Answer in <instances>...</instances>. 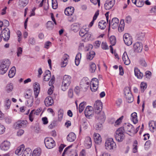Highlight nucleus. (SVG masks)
<instances>
[{
  "instance_id": "1",
  "label": "nucleus",
  "mask_w": 156,
  "mask_h": 156,
  "mask_svg": "<svg viewBox=\"0 0 156 156\" xmlns=\"http://www.w3.org/2000/svg\"><path fill=\"white\" fill-rule=\"evenodd\" d=\"M115 137L116 140L119 142H121L125 137V131L124 128L121 127L116 131Z\"/></svg>"
},
{
  "instance_id": "2",
  "label": "nucleus",
  "mask_w": 156,
  "mask_h": 156,
  "mask_svg": "<svg viewBox=\"0 0 156 156\" xmlns=\"http://www.w3.org/2000/svg\"><path fill=\"white\" fill-rule=\"evenodd\" d=\"M10 64V62L8 59H5L3 61L0 65V74L3 75L8 70Z\"/></svg>"
},
{
  "instance_id": "3",
  "label": "nucleus",
  "mask_w": 156,
  "mask_h": 156,
  "mask_svg": "<svg viewBox=\"0 0 156 156\" xmlns=\"http://www.w3.org/2000/svg\"><path fill=\"white\" fill-rule=\"evenodd\" d=\"M105 146V149L108 151L113 150L116 147L115 143L112 138H108L106 140Z\"/></svg>"
},
{
  "instance_id": "4",
  "label": "nucleus",
  "mask_w": 156,
  "mask_h": 156,
  "mask_svg": "<svg viewBox=\"0 0 156 156\" xmlns=\"http://www.w3.org/2000/svg\"><path fill=\"white\" fill-rule=\"evenodd\" d=\"M71 81V77L70 76L65 75L63 77L62 85V90L65 91L68 89Z\"/></svg>"
},
{
  "instance_id": "5",
  "label": "nucleus",
  "mask_w": 156,
  "mask_h": 156,
  "mask_svg": "<svg viewBox=\"0 0 156 156\" xmlns=\"http://www.w3.org/2000/svg\"><path fill=\"white\" fill-rule=\"evenodd\" d=\"M44 143L46 147L48 149H51L54 147L55 145L54 140L50 137H46L44 140Z\"/></svg>"
},
{
  "instance_id": "6",
  "label": "nucleus",
  "mask_w": 156,
  "mask_h": 156,
  "mask_svg": "<svg viewBox=\"0 0 156 156\" xmlns=\"http://www.w3.org/2000/svg\"><path fill=\"white\" fill-rule=\"evenodd\" d=\"M2 37L5 41H8L10 37V30L7 28H5L2 32Z\"/></svg>"
},
{
  "instance_id": "7",
  "label": "nucleus",
  "mask_w": 156,
  "mask_h": 156,
  "mask_svg": "<svg viewBox=\"0 0 156 156\" xmlns=\"http://www.w3.org/2000/svg\"><path fill=\"white\" fill-rule=\"evenodd\" d=\"M90 88L93 92H95L98 87V80L96 78H93L90 83Z\"/></svg>"
},
{
  "instance_id": "8",
  "label": "nucleus",
  "mask_w": 156,
  "mask_h": 156,
  "mask_svg": "<svg viewBox=\"0 0 156 156\" xmlns=\"http://www.w3.org/2000/svg\"><path fill=\"white\" fill-rule=\"evenodd\" d=\"M27 124V122L26 120H20L14 124V127L15 129H18L26 127Z\"/></svg>"
},
{
  "instance_id": "9",
  "label": "nucleus",
  "mask_w": 156,
  "mask_h": 156,
  "mask_svg": "<svg viewBox=\"0 0 156 156\" xmlns=\"http://www.w3.org/2000/svg\"><path fill=\"white\" fill-rule=\"evenodd\" d=\"M119 23V20L117 18H113L111 22L109 21L108 30L110 27H111L113 29H115L118 27Z\"/></svg>"
},
{
  "instance_id": "10",
  "label": "nucleus",
  "mask_w": 156,
  "mask_h": 156,
  "mask_svg": "<svg viewBox=\"0 0 156 156\" xmlns=\"http://www.w3.org/2000/svg\"><path fill=\"white\" fill-rule=\"evenodd\" d=\"M94 108L95 110V113H99L101 111L102 108V105L100 101H96L94 104Z\"/></svg>"
},
{
  "instance_id": "11",
  "label": "nucleus",
  "mask_w": 156,
  "mask_h": 156,
  "mask_svg": "<svg viewBox=\"0 0 156 156\" xmlns=\"http://www.w3.org/2000/svg\"><path fill=\"white\" fill-rule=\"evenodd\" d=\"M96 114V118L98 122H100L103 123L105 120V113L103 112L100 111V112L95 113Z\"/></svg>"
},
{
  "instance_id": "12",
  "label": "nucleus",
  "mask_w": 156,
  "mask_h": 156,
  "mask_svg": "<svg viewBox=\"0 0 156 156\" xmlns=\"http://www.w3.org/2000/svg\"><path fill=\"white\" fill-rule=\"evenodd\" d=\"M115 0H107L104 5L105 9L109 10L114 6L115 4Z\"/></svg>"
},
{
  "instance_id": "13",
  "label": "nucleus",
  "mask_w": 156,
  "mask_h": 156,
  "mask_svg": "<svg viewBox=\"0 0 156 156\" xmlns=\"http://www.w3.org/2000/svg\"><path fill=\"white\" fill-rule=\"evenodd\" d=\"M124 41L128 46L131 45L132 43V38L128 33L125 34L123 36Z\"/></svg>"
},
{
  "instance_id": "14",
  "label": "nucleus",
  "mask_w": 156,
  "mask_h": 156,
  "mask_svg": "<svg viewBox=\"0 0 156 156\" xmlns=\"http://www.w3.org/2000/svg\"><path fill=\"white\" fill-rule=\"evenodd\" d=\"M24 96L26 99H28L27 101L28 106L31 107L33 105V98L31 96V94L27 93L24 94Z\"/></svg>"
},
{
  "instance_id": "15",
  "label": "nucleus",
  "mask_w": 156,
  "mask_h": 156,
  "mask_svg": "<svg viewBox=\"0 0 156 156\" xmlns=\"http://www.w3.org/2000/svg\"><path fill=\"white\" fill-rule=\"evenodd\" d=\"M134 51L137 52H141L143 48L142 44L140 42H137L133 45Z\"/></svg>"
},
{
  "instance_id": "16",
  "label": "nucleus",
  "mask_w": 156,
  "mask_h": 156,
  "mask_svg": "<svg viewBox=\"0 0 156 156\" xmlns=\"http://www.w3.org/2000/svg\"><path fill=\"white\" fill-rule=\"evenodd\" d=\"M34 87L35 97L36 98L40 93V85L38 83L36 82L34 84Z\"/></svg>"
},
{
  "instance_id": "17",
  "label": "nucleus",
  "mask_w": 156,
  "mask_h": 156,
  "mask_svg": "<svg viewBox=\"0 0 156 156\" xmlns=\"http://www.w3.org/2000/svg\"><path fill=\"white\" fill-rule=\"evenodd\" d=\"M93 108L90 106H87L85 110V114L86 117H89L93 113Z\"/></svg>"
},
{
  "instance_id": "18",
  "label": "nucleus",
  "mask_w": 156,
  "mask_h": 156,
  "mask_svg": "<svg viewBox=\"0 0 156 156\" xmlns=\"http://www.w3.org/2000/svg\"><path fill=\"white\" fill-rule=\"evenodd\" d=\"M10 143L9 142L6 141L2 143L0 147L2 150L7 151L9 148Z\"/></svg>"
},
{
  "instance_id": "19",
  "label": "nucleus",
  "mask_w": 156,
  "mask_h": 156,
  "mask_svg": "<svg viewBox=\"0 0 156 156\" xmlns=\"http://www.w3.org/2000/svg\"><path fill=\"white\" fill-rule=\"evenodd\" d=\"M124 129V131H126L130 133H134V128L132 125L130 124L126 125L123 127Z\"/></svg>"
},
{
  "instance_id": "20",
  "label": "nucleus",
  "mask_w": 156,
  "mask_h": 156,
  "mask_svg": "<svg viewBox=\"0 0 156 156\" xmlns=\"http://www.w3.org/2000/svg\"><path fill=\"white\" fill-rule=\"evenodd\" d=\"M53 103V100L50 96L47 97L44 100V104L47 107L51 105Z\"/></svg>"
},
{
  "instance_id": "21",
  "label": "nucleus",
  "mask_w": 156,
  "mask_h": 156,
  "mask_svg": "<svg viewBox=\"0 0 156 156\" xmlns=\"http://www.w3.org/2000/svg\"><path fill=\"white\" fill-rule=\"evenodd\" d=\"M90 125L89 122L85 120L83 121V123L80 126V132L82 129L85 130L87 129Z\"/></svg>"
},
{
  "instance_id": "22",
  "label": "nucleus",
  "mask_w": 156,
  "mask_h": 156,
  "mask_svg": "<svg viewBox=\"0 0 156 156\" xmlns=\"http://www.w3.org/2000/svg\"><path fill=\"white\" fill-rule=\"evenodd\" d=\"M74 10V9L73 7H68L65 9L64 12L66 15L71 16L73 13Z\"/></svg>"
},
{
  "instance_id": "23",
  "label": "nucleus",
  "mask_w": 156,
  "mask_h": 156,
  "mask_svg": "<svg viewBox=\"0 0 156 156\" xmlns=\"http://www.w3.org/2000/svg\"><path fill=\"white\" fill-rule=\"evenodd\" d=\"M84 145L87 148H89L91 147L92 145V141L90 137L87 136L86 137L84 141Z\"/></svg>"
},
{
  "instance_id": "24",
  "label": "nucleus",
  "mask_w": 156,
  "mask_h": 156,
  "mask_svg": "<svg viewBox=\"0 0 156 156\" xmlns=\"http://www.w3.org/2000/svg\"><path fill=\"white\" fill-rule=\"evenodd\" d=\"M94 139L96 144H100L101 143L102 140L100 135L97 133H94Z\"/></svg>"
},
{
  "instance_id": "25",
  "label": "nucleus",
  "mask_w": 156,
  "mask_h": 156,
  "mask_svg": "<svg viewBox=\"0 0 156 156\" xmlns=\"http://www.w3.org/2000/svg\"><path fill=\"white\" fill-rule=\"evenodd\" d=\"M122 59L124 62V64L126 65H128L130 64V61L128 56L126 52L124 53L122 55Z\"/></svg>"
},
{
  "instance_id": "26",
  "label": "nucleus",
  "mask_w": 156,
  "mask_h": 156,
  "mask_svg": "<svg viewBox=\"0 0 156 156\" xmlns=\"http://www.w3.org/2000/svg\"><path fill=\"white\" fill-rule=\"evenodd\" d=\"M24 145L23 144L21 145L16 150L15 154L18 155H22V153L24 151Z\"/></svg>"
},
{
  "instance_id": "27",
  "label": "nucleus",
  "mask_w": 156,
  "mask_h": 156,
  "mask_svg": "<svg viewBox=\"0 0 156 156\" xmlns=\"http://www.w3.org/2000/svg\"><path fill=\"white\" fill-rule=\"evenodd\" d=\"M76 138V135L73 132L70 133L67 137V140L70 142L74 141Z\"/></svg>"
},
{
  "instance_id": "28",
  "label": "nucleus",
  "mask_w": 156,
  "mask_h": 156,
  "mask_svg": "<svg viewBox=\"0 0 156 156\" xmlns=\"http://www.w3.org/2000/svg\"><path fill=\"white\" fill-rule=\"evenodd\" d=\"M80 24L78 23H74L71 26V28L74 32H77L80 29Z\"/></svg>"
},
{
  "instance_id": "29",
  "label": "nucleus",
  "mask_w": 156,
  "mask_h": 156,
  "mask_svg": "<svg viewBox=\"0 0 156 156\" xmlns=\"http://www.w3.org/2000/svg\"><path fill=\"white\" fill-rule=\"evenodd\" d=\"M134 73L135 76L138 79H141L143 76V73H141L137 68H135Z\"/></svg>"
},
{
  "instance_id": "30",
  "label": "nucleus",
  "mask_w": 156,
  "mask_h": 156,
  "mask_svg": "<svg viewBox=\"0 0 156 156\" xmlns=\"http://www.w3.org/2000/svg\"><path fill=\"white\" fill-rule=\"evenodd\" d=\"M69 56L66 54L64 55L63 58V61L62 62L61 67H64L66 66L68 62V59Z\"/></svg>"
},
{
  "instance_id": "31",
  "label": "nucleus",
  "mask_w": 156,
  "mask_h": 156,
  "mask_svg": "<svg viewBox=\"0 0 156 156\" xmlns=\"http://www.w3.org/2000/svg\"><path fill=\"white\" fill-rule=\"evenodd\" d=\"M41 153V149L40 148H37L33 151L32 156H40Z\"/></svg>"
},
{
  "instance_id": "32",
  "label": "nucleus",
  "mask_w": 156,
  "mask_h": 156,
  "mask_svg": "<svg viewBox=\"0 0 156 156\" xmlns=\"http://www.w3.org/2000/svg\"><path fill=\"white\" fill-rule=\"evenodd\" d=\"M51 77V72L49 70L45 71L44 74V80L45 81H48Z\"/></svg>"
},
{
  "instance_id": "33",
  "label": "nucleus",
  "mask_w": 156,
  "mask_h": 156,
  "mask_svg": "<svg viewBox=\"0 0 156 156\" xmlns=\"http://www.w3.org/2000/svg\"><path fill=\"white\" fill-rule=\"evenodd\" d=\"M89 29L87 28H84V27L81 29L79 31L80 35L83 37H84L85 35L86 34L87 31H88Z\"/></svg>"
},
{
  "instance_id": "34",
  "label": "nucleus",
  "mask_w": 156,
  "mask_h": 156,
  "mask_svg": "<svg viewBox=\"0 0 156 156\" xmlns=\"http://www.w3.org/2000/svg\"><path fill=\"white\" fill-rule=\"evenodd\" d=\"M131 120L134 124L137 123L138 120L137 113L136 112H133L131 115Z\"/></svg>"
},
{
  "instance_id": "35",
  "label": "nucleus",
  "mask_w": 156,
  "mask_h": 156,
  "mask_svg": "<svg viewBox=\"0 0 156 156\" xmlns=\"http://www.w3.org/2000/svg\"><path fill=\"white\" fill-rule=\"evenodd\" d=\"M16 72V68L15 67L13 66L9 70L8 74V76L10 78H12L14 76Z\"/></svg>"
},
{
  "instance_id": "36",
  "label": "nucleus",
  "mask_w": 156,
  "mask_h": 156,
  "mask_svg": "<svg viewBox=\"0 0 156 156\" xmlns=\"http://www.w3.org/2000/svg\"><path fill=\"white\" fill-rule=\"evenodd\" d=\"M31 151L30 148H27L25 149L24 151L22 153V156H31Z\"/></svg>"
},
{
  "instance_id": "37",
  "label": "nucleus",
  "mask_w": 156,
  "mask_h": 156,
  "mask_svg": "<svg viewBox=\"0 0 156 156\" xmlns=\"http://www.w3.org/2000/svg\"><path fill=\"white\" fill-rule=\"evenodd\" d=\"M99 11L97 10L95 13L94 17H93V19L91 22L90 23L88 27H91L93 25L94 21L97 19L98 16L99 15Z\"/></svg>"
},
{
  "instance_id": "38",
  "label": "nucleus",
  "mask_w": 156,
  "mask_h": 156,
  "mask_svg": "<svg viewBox=\"0 0 156 156\" xmlns=\"http://www.w3.org/2000/svg\"><path fill=\"white\" fill-rule=\"evenodd\" d=\"M125 97L128 102L130 103L133 101V98L131 93L125 95Z\"/></svg>"
},
{
  "instance_id": "39",
  "label": "nucleus",
  "mask_w": 156,
  "mask_h": 156,
  "mask_svg": "<svg viewBox=\"0 0 156 156\" xmlns=\"http://www.w3.org/2000/svg\"><path fill=\"white\" fill-rule=\"evenodd\" d=\"M107 25L106 22L104 20H101L99 23L98 26L101 29H105Z\"/></svg>"
},
{
  "instance_id": "40",
  "label": "nucleus",
  "mask_w": 156,
  "mask_h": 156,
  "mask_svg": "<svg viewBox=\"0 0 156 156\" xmlns=\"http://www.w3.org/2000/svg\"><path fill=\"white\" fill-rule=\"evenodd\" d=\"M81 57V54L80 53H78L76 56L75 59V63L77 66H78L79 64Z\"/></svg>"
},
{
  "instance_id": "41",
  "label": "nucleus",
  "mask_w": 156,
  "mask_h": 156,
  "mask_svg": "<svg viewBox=\"0 0 156 156\" xmlns=\"http://www.w3.org/2000/svg\"><path fill=\"white\" fill-rule=\"evenodd\" d=\"M124 26L125 24L124 20H121L118 28V30L119 32H121L124 30Z\"/></svg>"
},
{
  "instance_id": "42",
  "label": "nucleus",
  "mask_w": 156,
  "mask_h": 156,
  "mask_svg": "<svg viewBox=\"0 0 156 156\" xmlns=\"http://www.w3.org/2000/svg\"><path fill=\"white\" fill-rule=\"evenodd\" d=\"M95 53L93 51H91L89 53H87V58L88 59L91 60L94 57Z\"/></svg>"
},
{
  "instance_id": "43",
  "label": "nucleus",
  "mask_w": 156,
  "mask_h": 156,
  "mask_svg": "<svg viewBox=\"0 0 156 156\" xmlns=\"http://www.w3.org/2000/svg\"><path fill=\"white\" fill-rule=\"evenodd\" d=\"M89 67L90 71L92 73H94L96 68L95 64L94 62L90 63L89 64Z\"/></svg>"
},
{
  "instance_id": "44",
  "label": "nucleus",
  "mask_w": 156,
  "mask_h": 156,
  "mask_svg": "<svg viewBox=\"0 0 156 156\" xmlns=\"http://www.w3.org/2000/svg\"><path fill=\"white\" fill-rule=\"evenodd\" d=\"M46 27L48 30H51L54 27V24L52 22L48 21L46 24Z\"/></svg>"
},
{
  "instance_id": "45",
  "label": "nucleus",
  "mask_w": 156,
  "mask_h": 156,
  "mask_svg": "<svg viewBox=\"0 0 156 156\" xmlns=\"http://www.w3.org/2000/svg\"><path fill=\"white\" fill-rule=\"evenodd\" d=\"M149 126L150 127V130L153 132L154 130L155 129V122L154 121H150L149 123Z\"/></svg>"
},
{
  "instance_id": "46",
  "label": "nucleus",
  "mask_w": 156,
  "mask_h": 156,
  "mask_svg": "<svg viewBox=\"0 0 156 156\" xmlns=\"http://www.w3.org/2000/svg\"><path fill=\"white\" fill-rule=\"evenodd\" d=\"M100 122L99 123H97L94 126V128L97 130H101L102 129V123Z\"/></svg>"
},
{
  "instance_id": "47",
  "label": "nucleus",
  "mask_w": 156,
  "mask_h": 156,
  "mask_svg": "<svg viewBox=\"0 0 156 156\" xmlns=\"http://www.w3.org/2000/svg\"><path fill=\"white\" fill-rule=\"evenodd\" d=\"M13 89V87L12 84L10 83L7 85L5 88V90L7 92L9 93L12 91Z\"/></svg>"
},
{
  "instance_id": "48",
  "label": "nucleus",
  "mask_w": 156,
  "mask_h": 156,
  "mask_svg": "<svg viewBox=\"0 0 156 156\" xmlns=\"http://www.w3.org/2000/svg\"><path fill=\"white\" fill-rule=\"evenodd\" d=\"M28 3V0H20L19 2V5L21 7L25 6Z\"/></svg>"
},
{
  "instance_id": "49",
  "label": "nucleus",
  "mask_w": 156,
  "mask_h": 156,
  "mask_svg": "<svg viewBox=\"0 0 156 156\" xmlns=\"http://www.w3.org/2000/svg\"><path fill=\"white\" fill-rule=\"evenodd\" d=\"M63 110L60 109L58 111V119L59 121H61L63 118Z\"/></svg>"
},
{
  "instance_id": "50",
  "label": "nucleus",
  "mask_w": 156,
  "mask_h": 156,
  "mask_svg": "<svg viewBox=\"0 0 156 156\" xmlns=\"http://www.w3.org/2000/svg\"><path fill=\"white\" fill-rule=\"evenodd\" d=\"M145 36V34L143 33H139L136 36L137 39L138 40L140 41L143 40Z\"/></svg>"
},
{
  "instance_id": "51",
  "label": "nucleus",
  "mask_w": 156,
  "mask_h": 156,
  "mask_svg": "<svg viewBox=\"0 0 156 156\" xmlns=\"http://www.w3.org/2000/svg\"><path fill=\"white\" fill-rule=\"evenodd\" d=\"M85 104L86 102H83L80 104L79 107V112L80 113L82 112L84 110Z\"/></svg>"
},
{
  "instance_id": "52",
  "label": "nucleus",
  "mask_w": 156,
  "mask_h": 156,
  "mask_svg": "<svg viewBox=\"0 0 156 156\" xmlns=\"http://www.w3.org/2000/svg\"><path fill=\"white\" fill-rule=\"evenodd\" d=\"M34 110H33L30 112L29 115V119L31 122L33 121L35 115L36 114L34 113Z\"/></svg>"
},
{
  "instance_id": "53",
  "label": "nucleus",
  "mask_w": 156,
  "mask_h": 156,
  "mask_svg": "<svg viewBox=\"0 0 156 156\" xmlns=\"http://www.w3.org/2000/svg\"><path fill=\"white\" fill-rule=\"evenodd\" d=\"M110 42L112 45H114L116 43V39L114 36H111L109 38Z\"/></svg>"
},
{
  "instance_id": "54",
  "label": "nucleus",
  "mask_w": 156,
  "mask_h": 156,
  "mask_svg": "<svg viewBox=\"0 0 156 156\" xmlns=\"http://www.w3.org/2000/svg\"><path fill=\"white\" fill-rule=\"evenodd\" d=\"M123 117L124 116H122L119 118L118 119H117L115 122V126H119L121 123L122 120L123 119Z\"/></svg>"
},
{
  "instance_id": "55",
  "label": "nucleus",
  "mask_w": 156,
  "mask_h": 156,
  "mask_svg": "<svg viewBox=\"0 0 156 156\" xmlns=\"http://www.w3.org/2000/svg\"><path fill=\"white\" fill-rule=\"evenodd\" d=\"M144 3L143 0H137L136 3L135 5L138 7H140L144 5Z\"/></svg>"
},
{
  "instance_id": "56",
  "label": "nucleus",
  "mask_w": 156,
  "mask_h": 156,
  "mask_svg": "<svg viewBox=\"0 0 156 156\" xmlns=\"http://www.w3.org/2000/svg\"><path fill=\"white\" fill-rule=\"evenodd\" d=\"M52 7L54 9H56L58 7V4L56 0H51Z\"/></svg>"
},
{
  "instance_id": "57",
  "label": "nucleus",
  "mask_w": 156,
  "mask_h": 156,
  "mask_svg": "<svg viewBox=\"0 0 156 156\" xmlns=\"http://www.w3.org/2000/svg\"><path fill=\"white\" fill-rule=\"evenodd\" d=\"M11 104V101L10 100L8 99H7L5 101V106H6L7 108L8 109L9 108Z\"/></svg>"
},
{
  "instance_id": "58",
  "label": "nucleus",
  "mask_w": 156,
  "mask_h": 156,
  "mask_svg": "<svg viewBox=\"0 0 156 156\" xmlns=\"http://www.w3.org/2000/svg\"><path fill=\"white\" fill-rule=\"evenodd\" d=\"M5 126L0 123V134H3L5 132Z\"/></svg>"
},
{
  "instance_id": "59",
  "label": "nucleus",
  "mask_w": 156,
  "mask_h": 156,
  "mask_svg": "<svg viewBox=\"0 0 156 156\" xmlns=\"http://www.w3.org/2000/svg\"><path fill=\"white\" fill-rule=\"evenodd\" d=\"M91 34L90 32L88 31L87 33L85 35L84 37L83 38L85 39H86L88 40H90L91 39Z\"/></svg>"
},
{
  "instance_id": "60",
  "label": "nucleus",
  "mask_w": 156,
  "mask_h": 156,
  "mask_svg": "<svg viewBox=\"0 0 156 156\" xmlns=\"http://www.w3.org/2000/svg\"><path fill=\"white\" fill-rule=\"evenodd\" d=\"M22 48L21 47H18L17 49V53L18 57L20 56L22 52Z\"/></svg>"
},
{
  "instance_id": "61",
  "label": "nucleus",
  "mask_w": 156,
  "mask_h": 156,
  "mask_svg": "<svg viewBox=\"0 0 156 156\" xmlns=\"http://www.w3.org/2000/svg\"><path fill=\"white\" fill-rule=\"evenodd\" d=\"M101 44V42L100 41H96L94 44V47H95V48H98L100 47Z\"/></svg>"
},
{
  "instance_id": "62",
  "label": "nucleus",
  "mask_w": 156,
  "mask_h": 156,
  "mask_svg": "<svg viewBox=\"0 0 156 156\" xmlns=\"http://www.w3.org/2000/svg\"><path fill=\"white\" fill-rule=\"evenodd\" d=\"M101 47L103 49L105 50L108 49V46L106 42H103L102 43Z\"/></svg>"
},
{
  "instance_id": "63",
  "label": "nucleus",
  "mask_w": 156,
  "mask_h": 156,
  "mask_svg": "<svg viewBox=\"0 0 156 156\" xmlns=\"http://www.w3.org/2000/svg\"><path fill=\"white\" fill-rule=\"evenodd\" d=\"M124 91L125 95L131 93L130 92V88L129 87H126L124 89Z\"/></svg>"
},
{
  "instance_id": "64",
  "label": "nucleus",
  "mask_w": 156,
  "mask_h": 156,
  "mask_svg": "<svg viewBox=\"0 0 156 156\" xmlns=\"http://www.w3.org/2000/svg\"><path fill=\"white\" fill-rule=\"evenodd\" d=\"M147 84L145 83H144V82H142L141 83L140 87L142 91H144V90L147 88Z\"/></svg>"
}]
</instances>
